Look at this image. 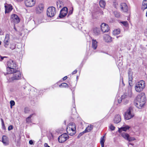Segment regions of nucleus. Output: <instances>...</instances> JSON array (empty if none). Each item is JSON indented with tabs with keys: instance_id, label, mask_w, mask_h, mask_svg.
Here are the masks:
<instances>
[{
	"instance_id": "53",
	"label": "nucleus",
	"mask_w": 147,
	"mask_h": 147,
	"mask_svg": "<svg viewBox=\"0 0 147 147\" xmlns=\"http://www.w3.org/2000/svg\"><path fill=\"white\" fill-rule=\"evenodd\" d=\"M67 78V76H65L63 78V80H66Z\"/></svg>"
},
{
	"instance_id": "60",
	"label": "nucleus",
	"mask_w": 147,
	"mask_h": 147,
	"mask_svg": "<svg viewBox=\"0 0 147 147\" xmlns=\"http://www.w3.org/2000/svg\"><path fill=\"white\" fill-rule=\"evenodd\" d=\"M14 29H15V30H16V28L15 27H14Z\"/></svg>"
},
{
	"instance_id": "10",
	"label": "nucleus",
	"mask_w": 147,
	"mask_h": 147,
	"mask_svg": "<svg viewBox=\"0 0 147 147\" xmlns=\"http://www.w3.org/2000/svg\"><path fill=\"white\" fill-rule=\"evenodd\" d=\"M101 28L102 31L103 32H107L109 30L108 25L105 23L102 24L101 25Z\"/></svg>"
},
{
	"instance_id": "27",
	"label": "nucleus",
	"mask_w": 147,
	"mask_h": 147,
	"mask_svg": "<svg viewBox=\"0 0 147 147\" xmlns=\"http://www.w3.org/2000/svg\"><path fill=\"white\" fill-rule=\"evenodd\" d=\"M99 5L101 7H105L106 5L105 1L103 0H101L99 2Z\"/></svg>"
},
{
	"instance_id": "36",
	"label": "nucleus",
	"mask_w": 147,
	"mask_h": 147,
	"mask_svg": "<svg viewBox=\"0 0 147 147\" xmlns=\"http://www.w3.org/2000/svg\"><path fill=\"white\" fill-rule=\"evenodd\" d=\"M121 23L126 27H127L128 26V23L127 21L121 22Z\"/></svg>"
},
{
	"instance_id": "51",
	"label": "nucleus",
	"mask_w": 147,
	"mask_h": 147,
	"mask_svg": "<svg viewBox=\"0 0 147 147\" xmlns=\"http://www.w3.org/2000/svg\"><path fill=\"white\" fill-rule=\"evenodd\" d=\"M44 146L45 147H50L49 146L48 144L47 143H45L44 144Z\"/></svg>"
},
{
	"instance_id": "59",
	"label": "nucleus",
	"mask_w": 147,
	"mask_h": 147,
	"mask_svg": "<svg viewBox=\"0 0 147 147\" xmlns=\"http://www.w3.org/2000/svg\"><path fill=\"white\" fill-rule=\"evenodd\" d=\"M1 42L0 41V45H1Z\"/></svg>"
},
{
	"instance_id": "61",
	"label": "nucleus",
	"mask_w": 147,
	"mask_h": 147,
	"mask_svg": "<svg viewBox=\"0 0 147 147\" xmlns=\"http://www.w3.org/2000/svg\"><path fill=\"white\" fill-rule=\"evenodd\" d=\"M119 36H117V38H118Z\"/></svg>"
},
{
	"instance_id": "55",
	"label": "nucleus",
	"mask_w": 147,
	"mask_h": 147,
	"mask_svg": "<svg viewBox=\"0 0 147 147\" xmlns=\"http://www.w3.org/2000/svg\"><path fill=\"white\" fill-rule=\"evenodd\" d=\"M23 0H17V1H19V2L21 1H23Z\"/></svg>"
},
{
	"instance_id": "46",
	"label": "nucleus",
	"mask_w": 147,
	"mask_h": 147,
	"mask_svg": "<svg viewBox=\"0 0 147 147\" xmlns=\"http://www.w3.org/2000/svg\"><path fill=\"white\" fill-rule=\"evenodd\" d=\"M26 120L27 122H30L31 121L30 118L28 117L26 119Z\"/></svg>"
},
{
	"instance_id": "3",
	"label": "nucleus",
	"mask_w": 147,
	"mask_h": 147,
	"mask_svg": "<svg viewBox=\"0 0 147 147\" xmlns=\"http://www.w3.org/2000/svg\"><path fill=\"white\" fill-rule=\"evenodd\" d=\"M10 41L9 35L7 34L3 41V46L5 48H9L11 50L14 49L16 48V44L13 42L10 43Z\"/></svg>"
},
{
	"instance_id": "57",
	"label": "nucleus",
	"mask_w": 147,
	"mask_h": 147,
	"mask_svg": "<svg viewBox=\"0 0 147 147\" xmlns=\"http://www.w3.org/2000/svg\"><path fill=\"white\" fill-rule=\"evenodd\" d=\"M129 144H130L131 145H133V144H132L131 143H129Z\"/></svg>"
},
{
	"instance_id": "31",
	"label": "nucleus",
	"mask_w": 147,
	"mask_h": 147,
	"mask_svg": "<svg viewBox=\"0 0 147 147\" xmlns=\"http://www.w3.org/2000/svg\"><path fill=\"white\" fill-rule=\"evenodd\" d=\"M60 87H68V85L66 83H63L59 85Z\"/></svg>"
},
{
	"instance_id": "16",
	"label": "nucleus",
	"mask_w": 147,
	"mask_h": 147,
	"mask_svg": "<svg viewBox=\"0 0 147 147\" xmlns=\"http://www.w3.org/2000/svg\"><path fill=\"white\" fill-rule=\"evenodd\" d=\"M5 13H8L11 11L12 9V6L11 5H7L5 6Z\"/></svg>"
},
{
	"instance_id": "18",
	"label": "nucleus",
	"mask_w": 147,
	"mask_h": 147,
	"mask_svg": "<svg viewBox=\"0 0 147 147\" xmlns=\"http://www.w3.org/2000/svg\"><path fill=\"white\" fill-rule=\"evenodd\" d=\"M121 120V116L119 115H116L114 119V123H119Z\"/></svg>"
},
{
	"instance_id": "45",
	"label": "nucleus",
	"mask_w": 147,
	"mask_h": 147,
	"mask_svg": "<svg viewBox=\"0 0 147 147\" xmlns=\"http://www.w3.org/2000/svg\"><path fill=\"white\" fill-rule=\"evenodd\" d=\"M29 111L28 108H25L24 109V112L26 113H27Z\"/></svg>"
},
{
	"instance_id": "17",
	"label": "nucleus",
	"mask_w": 147,
	"mask_h": 147,
	"mask_svg": "<svg viewBox=\"0 0 147 147\" xmlns=\"http://www.w3.org/2000/svg\"><path fill=\"white\" fill-rule=\"evenodd\" d=\"M130 128V126L128 125H126L123 127H121L120 128H119L118 131L119 133H121L122 131H126L127 130L129 129Z\"/></svg>"
},
{
	"instance_id": "58",
	"label": "nucleus",
	"mask_w": 147,
	"mask_h": 147,
	"mask_svg": "<svg viewBox=\"0 0 147 147\" xmlns=\"http://www.w3.org/2000/svg\"><path fill=\"white\" fill-rule=\"evenodd\" d=\"M73 98L74 100V96H73Z\"/></svg>"
},
{
	"instance_id": "21",
	"label": "nucleus",
	"mask_w": 147,
	"mask_h": 147,
	"mask_svg": "<svg viewBox=\"0 0 147 147\" xmlns=\"http://www.w3.org/2000/svg\"><path fill=\"white\" fill-rule=\"evenodd\" d=\"M92 48L94 49H96L97 46V42L96 40L92 39Z\"/></svg>"
},
{
	"instance_id": "30",
	"label": "nucleus",
	"mask_w": 147,
	"mask_h": 147,
	"mask_svg": "<svg viewBox=\"0 0 147 147\" xmlns=\"http://www.w3.org/2000/svg\"><path fill=\"white\" fill-rule=\"evenodd\" d=\"M113 13L115 17L117 18H119L121 16L120 13L117 11H114Z\"/></svg>"
},
{
	"instance_id": "5",
	"label": "nucleus",
	"mask_w": 147,
	"mask_h": 147,
	"mask_svg": "<svg viewBox=\"0 0 147 147\" xmlns=\"http://www.w3.org/2000/svg\"><path fill=\"white\" fill-rule=\"evenodd\" d=\"M132 93L131 88L129 89L127 92L124 93L121 96L122 101L125 104H127L128 102L129 99L132 96Z\"/></svg>"
},
{
	"instance_id": "64",
	"label": "nucleus",
	"mask_w": 147,
	"mask_h": 147,
	"mask_svg": "<svg viewBox=\"0 0 147 147\" xmlns=\"http://www.w3.org/2000/svg\"><path fill=\"white\" fill-rule=\"evenodd\" d=\"M74 109H75V110H76V109H75L74 107Z\"/></svg>"
},
{
	"instance_id": "14",
	"label": "nucleus",
	"mask_w": 147,
	"mask_h": 147,
	"mask_svg": "<svg viewBox=\"0 0 147 147\" xmlns=\"http://www.w3.org/2000/svg\"><path fill=\"white\" fill-rule=\"evenodd\" d=\"M2 141L4 145L5 146L9 144L8 138L6 136L4 135L3 136Z\"/></svg>"
},
{
	"instance_id": "40",
	"label": "nucleus",
	"mask_w": 147,
	"mask_h": 147,
	"mask_svg": "<svg viewBox=\"0 0 147 147\" xmlns=\"http://www.w3.org/2000/svg\"><path fill=\"white\" fill-rule=\"evenodd\" d=\"M7 57L6 56L2 57L0 55V61H2L5 58H7Z\"/></svg>"
},
{
	"instance_id": "15",
	"label": "nucleus",
	"mask_w": 147,
	"mask_h": 147,
	"mask_svg": "<svg viewBox=\"0 0 147 147\" xmlns=\"http://www.w3.org/2000/svg\"><path fill=\"white\" fill-rule=\"evenodd\" d=\"M128 74L129 79V85L131 86L132 85V80H133V74L131 72L130 70L129 69Z\"/></svg>"
},
{
	"instance_id": "47",
	"label": "nucleus",
	"mask_w": 147,
	"mask_h": 147,
	"mask_svg": "<svg viewBox=\"0 0 147 147\" xmlns=\"http://www.w3.org/2000/svg\"><path fill=\"white\" fill-rule=\"evenodd\" d=\"M13 126L11 125H10L8 127L9 130H10L13 129Z\"/></svg>"
},
{
	"instance_id": "43",
	"label": "nucleus",
	"mask_w": 147,
	"mask_h": 147,
	"mask_svg": "<svg viewBox=\"0 0 147 147\" xmlns=\"http://www.w3.org/2000/svg\"><path fill=\"white\" fill-rule=\"evenodd\" d=\"M121 82L122 84H123V86H124L125 84L123 82V78L122 77L121 79H120V84H121Z\"/></svg>"
},
{
	"instance_id": "29",
	"label": "nucleus",
	"mask_w": 147,
	"mask_h": 147,
	"mask_svg": "<svg viewBox=\"0 0 147 147\" xmlns=\"http://www.w3.org/2000/svg\"><path fill=\"white\" fill-rule=\"evenodd\" d=\"M73 125L76 126L75 124L74 123L72 122L70 123L69 124L68 126L67 127V129H71V128L73 127Z\"/></svg>"
},
{
	"instance_id": "23",
	"label": "nucleus",
	"mask_w": 147,
	"mask_h": 147,
	"mask_svg": "<svg viewBox=\"0 0 147 147\" xmlns=\"http://www.w3.org/2000/svg\"><path fill=\"white\" fill-rule=\"evenodd\" d=\"M67 13V11H62V12H61V10L59 17L60 18H63L66 15Z\"/></svg>"
},
{
	"instance_id": "42",
	"label": "nucleus",
	"mask_w": 147,
	"mask_h": 147,
	"mask_svg": "<svg viewBox=\"0 0 147 147\" xmlns=\"http://www.w3.org/2000/svg\"><path fill=\"white\" fill-rule=\"evenodd\" d=\"M85 133V132H84V131L83 132L80 133L78 135V138H79L81 136H82V135H83V134Z\"/></svg>"
},
{
	"instance_id": "26",
	"label": "nucleus",
	"mask_w": 147,
	"mask_h": 147,
	"mask_svg": "<svg viewBox=\"0 0 147 147\" xmlns=\"http://www.w3.org/2000/svg\"><path fill=\"white\" fill-rule=\"evenodd\" d=\"M92 128L93 126L92 125H88L84 131V132L86 133L90 132L92 129Z\"/></svg>"
},
{
	"instance_id": "11",
	"label": "nucleus",
	"mask_w": 147,
	"mask_h": 147,
	"mask_svg": "<svg viewBox=\"0 0 147 147\" xmlns=\"http://www.w3.org/2000/svg\"><path fill=\"white\" fill-rule=\"evenodd\" d=\"M44 5L42 4H40L36 9V13L39 14L42 12L43 11Z\"/></svg>"
},
{
	"instance_id": "63",
	"label": "nucleus",
	"mask_w": 147,
	"mask_h": 147,
	"mask_svg": "<svg viewBox=\"0 0 147 147\" xmlns=\"http://www.w3.org/2000/svg\"><path fill=\"white\" fill-rule=\"evenodd\" d=\"M1 30H0V32H1Z\"/></svg>"
},
{
	"instance_id": "22",
	"label": "nucleus",
	"mask_w": 147,
	"mask_h": 147,
	"mask_svg": "<svg viewBox=\"0 0 147 147\" xmlns=\"http://www.w3.org/2000/svg\"><path fill=\"white\" fill-rule=\"evenodd\" d=\"M93 32L96 35H98L100 34V29L97 28H95L94 29Z\"/></svg>"
},
{
	"instance_id": "56",
	"label": "nucleus",
	"mask_w": 147,
	"mask_h": 147,
	"mask_svg": "<svg viewBox=\"0 0 147 147\" xmlns=\"http://www.w3.org/2000/svg\"><path fill=\"white\" fill-rule=\"evenodd\" d=\"M146 17H147V11H146Z\"/></svg>"
},
{
	"instance_id": "7",
	"label": "nucleus",
	"mask_w": 147,
	"mask_h": 147,
	"mask_svg": "<svg viewBox=\"0 0 147 147\" xmlns=\"http://www.w3.org/2000/svg\"><path fill=\"white\" fill-rule=\"evenodd\" d=\"M47 15L49 17L54 16L56 13L55 8L53 7H50L47 9Z\"/></svg>"
},
{
	"instance_id": "33",
	"label": "nucleus",
	"mask_w": 147,
	"mask_h": 147,
	"mask_svg": "<svg viewBox=\"0 0 147 147\" xmlns=\"http://www.w3.org/2000/svg\"><path fill=\"white\" fill-rule=\"evenodd\" d=\"M118 5V3L116 0H115L113 1V5L114 7L116 8Z\"/></svg>"
},
{
	"instance_id": "52",
	"label": "nucleus",
	"mask_w": 147,
	"mask_h": 147,
	"mask_svg": "<svg viewBox=\"0 0 147 147\" xmlns=\"http://www.w3.org/2000/svg\"><path fill=\"white\" fill-rule=\"evenodd\" d=\"M29 143L30 144H31V145L33 144V141L32 140H30L29 141Z\"/></svg>"
},
{
	"instance_id": "25",
	"label": "nucleus",
	"mask_w": 147,
	"mask_h": 147,
	"mask_svg": "<svg viewBox=\"0 0 147 147\" xmlns=\"http://www.w3.org/2000/svg\"><path fill=\"white\" fill-rule=\"evenodd\" d=\"M66 131L67 133L70 136H73L76 133V131H73L72 130H70V129H66Z\"/></svg>"
},
{
	"instance_id": "6",
	"label": "nucleus",
	"mask_w": 147,
	"mask_h": 147,
	"mask_svg": "<svg viewBox=\"0 0 147 147\" xmlns=\"http://www.w3.org/2000/svg\"><path fill=\"white\" fill-rule=\"evenodd\" d=\"M134 108L132 107H129L124 115L125 119L126 120H129L133 118L135 115L133 113Z\"/></svg>"
},
{
	"instance_id": "8",
	"label": "nucleus",
	"mask_w": 147,
	"mask_h": 147,
	"mask_svg": "<svg viewBox=\"0 0 147 147\" xmlns=\"http://www.w3.org/2000/svg\"><path fill=\"white\" fill-rule=\"evenodd\" d=\"M69 137L66 133L61 134L58 138V140L59 143H63L69 138Z\"/></svg>"
},
{
	"instance_id": "35",
	"label": "nucleus",
	"mask_w": 147,
	"mask_h": 147,
	"mask_svg": "<svg viewBox=\"0 0 147 147\" xmlns=\"http://www.w3.org/2000/svg\"><path fill=\"white\" fill-rule=\"evenodd\" d=\"M135 140V139L134 138L130 137L129 136V137L128 138L127 140H128L129 142L133 141Z\"/></svg>"
},
{
	"instance_id": "62",
	"label": "nucleus",
	"mask_w": 147,
	"mask_h": 147,
	"mask_svg": "<svg viewBox=\"0 0 147 147\" xmlns=\"http://www.w3.org/2000/svg\"><path fill=\"white\" fill-rule=\"evenodd\" d=\"M72 94H74V92H72Z\"/></svg>"
},
{
	"instance_id": "39",
	"label": "nucleus",
	"mask_w": 147,
	"mask_h": 147,
	"mask_svg": "<svg viewBox=\"0 0 147 147\" xmlns=\"http://www.w3.org/2000/svg\"><path fill=\"white\" fill-rule=\"evenodd\" d=\"M109 128L111 130H113L115 129V127L112 124H111L109 127Z\"/></svg>"
},
{
	"instance_id": "4",
	"label": "nucleus",
	"mask_w": 147,
	"mask_h": 147,
	"mask_svg": "<svg viewBox=\"0 0 147 147\" xmlns=\"http://www.w3.org/2000/svg\"><path fill=\"white\" fill-rule=\"evenodd\" d=\"M145 85L144 81L143 80L137 82L134 87L135 90L137 92H140L145 88Z\"/></svg>"
},
{
	"instance_id": "32",
	"label": "nucleus",
	"mask_w": 147,
	"mask_h": 147,
	"mask_svg": "<svg viewBox=\"0 0 147 147\" xmlns=\"http://www.w3.org/2000/svg\"><path fill=\"white\" fill-rule=\"evenodd\" d=\"M120 32L119 29H116L113 31V34L115 35H117L119 34Z\"/></svg>"
},
{
	"instance_id": "19",
	"label": "nucleus",
	"mask_w": 147,
	"mask_h": 147,
	"mask_svg": "<svg viewBox=\"0 0 147 147\" xmlns=\"http://www.w3.org/2000/svg\"><path fill=\"white\" fill-rule=\"evenodd\" d=\"M104 40L107 42H110L112 41L111 38L109 35L105 34L103 36Z\"/></svg>"
},
{
	"instance_id": "44",
	"label": "nucleus",
	"mask_w": 147,
	"mask_h": 147,
	"mask_svg": "<svg viewBox=\"0 0 147 147\" xmlns=\"http://www.w3.org/2000/svg\"><path fill=\"white\" fill-rule=\"evenodd\" d=\"M70 130H72L73 131H76V126H75L74 125H73V127L72 128H71V129H70Z\"/></svg>"
},
{
	"instance_id": "13",
	"label": "nucleus",
	"mask_w": 147,
	"mask_h": 147,
	"mask_svg": "<svg viewBox=\"0 0 147 147\" xmlns=\"http://www.w3.org/2000/svg\"><path fill=\"white\" fill-rule=\"evenodd\" d=\"M11 20L13 22L15 23H18L20 22L19 18L18 16L15 14H12L11 16Z\"/></svg>"
},
{
	"instance_id": "48",
	"label": "nucleus",
	"mask_w": 147,
	"mask_h": 147,
	"mask_svg": "<svg viewBox=\"0 0 147 147\" xmlns=\"http://www.w3.org/2000/svg\"><path fill=\"white\" fill-rule=\"evenodd\" d=\"M122 101V98H120L118 100V103H120Z\"/></svg>"
},
{
	"instance_id": "37",
	"label": "nucleus",
	"mask_w": 147,
	"mask_h": 147,
	"mask_svg": "<svg viewBox=\"0 0 147 147\" xmlns=\"http://www.w3.org/2000/svg\"><path fill=\"white\" fill-rule=\"evenodd\" d=\"M10 103L11 108H12V106L14 105H15V102L13 100H11L10 102Z\"/></svg>"
},
{
	"instance_id": "24",
	"label": "nucleus",
	"mask_w": 147,
	"mask_h": 147,
	"mask_svg": "<svg viewBox=\"0 0 147 147\" xmlns=\"http://www.w3.org/2000/svg\"><path fill=\"white\" fill-rule=\"evenodd\" d=\"M121 135L125 139L127 140L128 139L129 137V135L125 132L121 133Z\"/></svg>"
},
{
	"instance_id": "49",
	"label": "nucleus",
	"mask_w": 147,
	"mask_h": 147,
	"mask_svg": "<svg viewBox=\"0 0 147 147\" xmlns=\"http://www.w3.org/2000/svg\"><path fill=\"white\" fill-rule=\"evenodd\" d=\"M77 70L76 69L72 72V74L73 75L74 74H76V73H77Z\"/></svg>"
},
{
	"instance_id": "2",
	"label": "nucleus",
	"mask_w": 147,
	"mask_h": 147,
	"mask_svg": "<svg viewBox=\"0 0 147 147\" xmlns=\"http://www.w3.org/2000/svg\"><path fill=\"white\" fill-rule=\"evenodd\" d=\"M136 106L139 109L141 108L145 104L146 100L145 94L141 93L138 95L136 98Z\"/></svg>"
},
{
	"instance_id": "38",
	"label": "nucleus",
	"mask_w": 147,
	"mask_h": 147,
	"mask_svg": "<svg viewBox=\"0 0 147 147\" xmlns=\"http://www.w3.org/2000/svg\"><path fill=\"white\" fill-rule=\"evenodd\" d=\"M61 12H62V11H67V12H68V9L67 7H64L61 10Z\"/></svg>"
},
{
	"instance_id": "9",
	"label": "nucleus",
	"mask_w": 147,
	"mask_h": 147,
	"mask_svg": "<svg viewBox=\"0 0 147 147\" xmlns=\"http://www.w3.org/2000/svg\"><path fill=\"white\" fill-rule=\"evenodd\" d=\"M24 3L26 6L27 7H32L35 3V0H25Z\"/></svg>"
},
{
	"instance_id": "54",
	"label": "nucleus",
	"mask_w": 147,
	"mask_h": 147,
	"mask_svg": "<svg viewBox=\"0 0 147 147\" xmlns=\"http://www.w3.org/2000/svg\"><path fill=\"white\" fill-rule=\"evenodd\" d=\"M33 115V114H32L30 115V116L28 117V118H30L32 117V115Z\"/></svg>"
},
{
	"instance_id": "28",
	"label": "nucleus",
	"mask_w": 147,
	"mask_h": 147,
	"mask_svg": "<svg viewBox=\"0 0 147 147\" xmlns=\"http://www.w3.org/2000/svg\"><path fill=\"white\" fill-rule=\"evenodd\" d=\"M104 136L101 137L100 140V143L101 144L102 147H104V142L105 141V139H104Z\"/></svg>"
},
{
	"instance_id": "20",
	"label": "nucleus",
	"mask_w": 147,
	"mask_h": 147,
	"mask_svg": "<svg viewBox=\"0 0 147 147\" xmlns=\"http://www.w3.org/2000/svg\"><path fill=\"white\" fill-rule=\"evenodd\" d=\"M147 9V0H143L141 7V9L143 10Z\"/></svg>"
},
{
	"instance_id": "34",
	"label": "nucleus",
	"mask_w": 147,
	"mask_h": 147,
	"mask_svg": "<svg viewBox=\"0 0 147 147\" xmlns=\"http://www.w3.org/2000/svg\"><path fill=\"white\" fill-rule=\"evenodd\" d=\"M1 124L2 126V128L3 129L5 130L6 129V127L5 126L4 122L3 119L2 118L1 119Z\"/></svg>"
},
{
	"instance_id": "41",
	"label": "nucleus",
	"mask_w": 147,
	"mask_h": 147,
	"mask_svg": "<svg viewBox=\"0 0 147 147\" xmlns=\"http://www.w3.org/2000/svg\"><path fill=\"white\" fill-rule=\"evenodd\" d=\"M73 9L72 8V9L71 10L69 11L68 13V16L72 14V13H73Z\"/></svg>"
},
{
	"instance_id": "1",
	"label": "nucleus",
	"mask_w": 147,
	"mask_h": 147,
	"mask_svg": "<svg viewBox=\"0 0 147 147\" xmlns=\"http://www.w3.org/2000/svg\"><path fill=\"white\" fill-rule=\"evenodd\" d=\"M7 74H13V76L11 78L7 77V79L9 82H12L14 80L21 79L22 75L16 63L12 60H10L7 62Z\"/></svg>"
},
{
	"instance_id": "12",
	"label": "nucleus",
	"mask_w": 147,
	"mask_h": 147,
	"mask_svg": "<svg viewBox=\"0 0 147 147\" xmlns=\"http://www.w3.org/2000/svg\"><path fill=\"white\" fill-rule=\"evenodd\" d=\"M121 10L124 12H127L128 11V7L127 4L125 3H121L120 5Z\"/></svg>"
},
{
	"instance_id": "50",
	"label": "nucleus",
	"mask_w": 147,
	"mask_h": 147,
	"mask_svg": "<svg viewBox=\"0 0 147 147\" xmlns=\"http://www.w3.org/2000/svg\"><path fill=\"white\" fill-rule=\"evenodd\" d=\"M57 5L58 8H60L61 7V5L58 2L57 3Z\"/></svg>"
}]
</instances>
